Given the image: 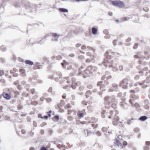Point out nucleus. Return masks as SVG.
<instances>
[{"mask_svg": "<svg viewBox=\"0 0 150 150\" xmlns=\"http://www.w3.org/2000/svg\"><path fill=\"white\" fill-rule=\"evenodd\" d=\"M139 53H137V54L135 55L134 56V57L135 58L137 59L139 58Z\"/></svg>", "mask_w": 150, "mask_h": 150, "instance_id": "nucleus-45", "label": "nucleus"}, {"mask_svg": "<svg viewBox=\"0 0 150 150\" xmlns=\"http://www.w3.org/2000/svg\"><path fill=\"white\" fill-rule=\"evenodd\" d=\"M81 49L82 50H85L87 49L88 50H94L92 47L89 46H86L84 45H82L81 47Z\"/></svg>", "mask_w": 150, "mask_h": 150, "instance_id": "nucleus-13", "label": "nucleus"}, {"mask_svg": "<svg viewBox=\"0 0 150 150\" xmlns=\"http://www.w3.org/2000/svg\"><path fill=\"white\" fill-rule=\"evenodd\" d=\"M130 82V80L127 78L124 79L122 81L120 82V85L122 86L123 88H127V85Z\"/></svg>", "mask_w": 150, "mask_h": 150, "instance_id": "nucleus-8", "label": "nucleus"}, {"mask_svg": "<svg viewBox=\"0 0 150 150\" xmlns=\"http://www.w3.org/2000/svg\"><path fill=\"white\" fill-rule=\"evenodd\" d=\"M117 41V40H114L113 41V44L114 45H116Z\"/></svg>", "mask_w": 150, "mask_h": 150, "instance_id": "nucleus-59", "label": "nucleus"}, {"mask_svg": "<svg viewBox=\"0 0 150 150\" xmlns=\"http://www.w3.org/2000/svg\"><path fill=\"white\" fill-rule=\"evenodd\" d=\"M31 93L32 94L35 93V89L34 88H32L30 90Z\"/></svg>", "mask_w": 150, "mask_h": 150, "instance_id": "nucleus-48", "label": "nucleus"}, {"mask_svg": "<svg viewBox=\"0 0 150 150\" xmlns=\"http://www.w3.org/2000/svg\"><path fill=\"white\" fill-rule=\"evenodd\" d=\"M112 4L115 6L120 8H123L125 6V4L123 2L120 1H111Z\"/></svg>", "mask_w": 150, "mask_h": 150, "instance_id": "nucleus-9", "label": "nucleus"}, {"mask_svg": "<svg viewBox=\"0 0 150 150\" xmlns=\"http://www.w3.org/2000/svg\"><path fill=\"white\" fill-rule=\"evenodd\" d=\"M146 144L147 146H149L150 145V142L149 141H146Z\"/></svg>", "mask_w": 150, "mask_h": 150, "instance_id": "nucleus-61", "label": "nucleus"}, {"mask_svg": "<svg viewBox=\"0 0 150 150\" xmlns=\"http://www.w3.org/2000/svg\"><path fill=\"white\" fill-rule=\"evenodd\" d=\"M61 64L64 68H65L66 66H67L69 65V63L66 61L64 60L63 61V62Z\"/></svg>", "mask_w": 150, "mask_h": 150, "instance_id": "nucleus-21", "label": "nucleus"}, {"mask_svg": "<svg viewBox=\"0 0 150 150\" xmlns=\"http://www.w3.org/2000/svg\"><path fill=\"white\" fill-rule=\"evenodd\" d=\"M29 93H28V92H23L22 94V96H23L24 97H28L29 95Z\"/></svg>", "mask_w": 150, "mask_h": 150, "instance_id": "nucleus-33", "label": "nucleus"}, {"mask_svg": "<svg viewBox=\"0 0 150 150\" xmlns=\"http://www.w3.org/2000/svg\"><path fill=\"white\" fill-rule=\"evenodd\" d=\"M129 19V18H127L126 17H124L121 18V20L123 21H125L128 20Z\"/></svg>", "mask_w": 150, "mask_h": 150, "instance_id": "nucleus-38", "label": "nucleus"}, {"mask_svg": "<svg viewBox=\"0 0 150 150\" xmlns=\"http://www.w3.org/2000/svg\"><path fill=\"white\" fill-rule=\"evenodd\" d=\"M92 105H89L87 107V109L88 110H90L92 109Z\"/></svg>", "mask_w": 150, "mask_h": 150, "instance_id": "nucleus-53", "label": "nucleus"}, {"mask_svg": "<svg viewBox=\"0 0 150 150\" xmlns=\"http://www.w3.org/2000/svg\"><path fill=\"white\" fill-rule=\"evenodd\" d=\"M14 97L16 98L20 95V93L17 91H14Z\"/></svg>", "mask_w": 150, "mask_h": 150, "instance_id": "nucleus-27", "label": "nucleus"}, {"mask_svg": "<svg viewBox=\"0 0 150 150\" xmlns=\"http://www.w3.org/2000/svg\"><path fill=\"white\" fill-rule=\"evenodd\" d=\"M112 86L114 88H117L118 87V86L116 83H113L112 84Z\"/></svg>", "mask_w": 150, "mask_h": 150, "instance_id": "nucleus-58", "label": "nucleus"}, {"mask_svg": "<svg viewBox=\"0 0 150 150\" xmlns=\"http://www.w3.org/2000/svg\"><path fill=\"white\" fill-rule=\"evenodd\" d=\"M109 128V127H104L102 129V131L104 132L109 133L110 132V130Z\"/></svg>", "mask_w": 150, "mask_h": 150, "instance_id": "nucleus-19", "label": "nucleus"}, {"mask_svg": "<svg viewBox=\"0 0 150 150\" xmlns=\"http://www.w3.org/2000/svg\"><path fill=\"white\" fill-rule=\"evenodd\" d=\"M19 71L20 73V74L22 76H25L26 75L25 71V69H20Z\"/></svg>", "mask_w": 150, "mask_h": 150, "instance_id": "nucleus-20", "label": "nucleus"}, {"mask_svg": "<svg viewBox=\"0 0 150 150\" xmlns=\"http://www.w3.org/2000/svg\"><path fill=\"white\" fill-rule=\"evenodd\" d=\"M96 134L98 136H100L101 135V133L99 131H97L96 132Z\"/></svg>", "mask_w": 150, "mask_h": 150, "instance_id": "nucleus-56", "label": "nucleus"}, {"mask_svg": "<svg viewBox=\"0 0 150 150\" xmlns=\"http://www.w3.org/2000/svg\"><path fill=\"white\" fill-rule=\"evenodd\" d=\"M51 36L52 37V41H57L58 38L59 36V35H57L56 33H54L52 34V35H51Z\"/></svg>", "mask_w": 150, "mask_h": 150, "instance_id": "nucleus-12", "label": "nucleus"}, {"mask_svg": "<svg viewBox=\"0 0 150 150\" xmlns=\"http://www.w3.org/2000/svg\"><path fill=\"white\" fill-rule=\"evenodd\" d=\"M123 140L122 136L120 135H118L117 138L114 139V144L115 146H122L123 145L127 146V143L125 141H124L122 144L121 143L122 141Z\"/></svg>", "mask_w": 150, "mask_h": 150, "instance_id": "nucleus-5", "label": "nucleus"}, {"mask_svg": "<svg viewBox=\"0 0 150 150\" xmlns=\"http://www.w3.org/2000/svg\"><path fill=\"white\" fill-rule=\"evenodd\" d=\"M86 114V113L84 109L81 110H79L77 112V115L80 119L83 117Z\"/></svg>", "mask_w": 150, "mask_h": 150, "instance_id": "nucleus-10", "label": "nucleus"}, {"mask_svg": "<svg viewBox=\"0 0 150 150\" xmlns=\"http://www.w3.org/2000/svg\"><path fill=\"white\" fill-rule=\"evenodd\" d=\"M72 113H73V115H76V112L75 110L71 109H69L67 110V114L68 115H69L71 114Z\"/></svg>", "mask_w": 150, "mask_h": 150, "instance_id": "nucleus-14", "label": "nucleus"}, {"mask_svg": "<svg viewBox=\"0 0 150 150\" xmlns=\"http://www.w3.org/2000/svg\"><path fill=\"white\" fill-rule=\"evenodd\" d=\"M3 96L4 98L7 100H9L11 98V95L6 92L3 93Z\"/></svg>", "mask_w": 150, "mask_h": 150, "instance_id": "nucleus-16", "label": "nucleus"}, {"mask_svg": "<svg viewBox=\"0 0 150 150\" xmlns=\"http://www.w3.org/2000/svg\"><path fill=\"white\" fill-rule=\"evenodd\" d=\"M30 86H28L26 88V91L29 94L30 93Z\"/></svg>", "mask_w": 150, "mask_h": 150, "instance_id": "nucleus-43", "label": "nucleus"}, {"mask_svg": "<svg viewBox=\"0 0 150 150\" xmlns=\"http://www.w3.org/2000/svg\"><path fill=\"white\" fill-rule=\"evenodd\" d=\"M64 103L63 102H61L60 103L57 104V106L59 108H60L64 105Z\"/></svg>", "mask_w": 150, "mask_h": 150, "instance_id": "nucleus-35", "label": "nucleus"}, {"mask_svg": "<svg viewBox=\"0 0 150 150\" xmlns=\"http://www.w3.org/2000/svg\"><path fill=\"white\" fill-rule=\"evenodd\" d=\"M92 94V92L90 90H88L87 91L86 93V98H88L89 97H90V99L91 100H92L93 98H91L90 96Z\"/></svg>", "mask_w": 150, "mask_h": 150, "instance_id": "nucleus-15", "label": "nucleus"}, {"mask_svg": "<svg viewBox=\"0 0 150 150\" xmlns=\"http://www.w3.org/2000/svg\"><path fill=\"white\" fill-rule=\"evenodd\" d=\"M127 104L124 102H122L120 103L121 107L123 108H125L127 106Z\"/></svg>", "mask_w": 150, "mask_h": 150, "instance_id": "nucleus-22", "label": "nucleus"}, {"mask_svg": "<svg viewBox=\"0 0 150 150\" xmlns=\"http://www.w3.org/2000/svg\"><path fill=\"white\" fill-rule=\"evenodd\" d=\"M59 119V117L58 115H56L52 118V120L55 122L57 121Z\"/></svg>", "mask_w": 150, "mask_h": 150, "instance_id": "nucleus-26", "label": "nucleus"}, {"mask_svg": "<svg viewBox=\"0 0 150 150\" xmlns=\"http://www.w3.org/2000/svg\"><path fill=\"white\" fill-rule=\"evenodd\" d=\"M40 150H47V149L46 147H42L41 148Z\"/></svg>", "mask_w": 150, "mask_h": 150, "instance_id": "nucleus-64", "label": "nucleus"}, {"mask_svg": "<svg viewBox=\"0 0 150 150\" xmlns=\"http://www.w3.org/2000/svg\"><path fill=\"white\" fill-rule=\"evenodd\" d=\"M95 70V67L92 66H88L83 73V76L84 78L88 77Z\"/></svg>", "mask_w": 150, "mask_h": 150, "instance_id": "nucleus-6", "label": "nucleus"}, {"mask_svg": "<svg viewBox=\"0 0 150 150\" xmlns=\"http://www.w3.org/2000/svg\"><path fill=\"white\" fill-rule=\"evenodd\" d=\"M134 120L135 119H134L133 118H132L131 119L129 120H127V123L128 125H130L132 122L131 121L132 120Z\"/></svg>", "mask_w": 150, "mask_h": 150, "instance_id": "nucleus-40", "label": "nucleus"}, {"mask_svg": "<svg viewBox=\"0 0 150 150\" xmlns=\"http://www.w3.org/2000/svg\"><path fill=\"white\" fill-rule=\"evenodd\" d=\"M62 57L60 55H58L57 56L56 58L58 60H60L62 59Z\"/></svg>", "mask_w": 150, "mask_h": 150, "instance_id": "nucleus-52", "label": "nucleus"}, {"mask_svg": "<svg viewBox=\"0 0 150 150\" xmlns=\"http://www.w3.org/2000/svg\"><path fill=\"white\" fill-rule=\"evenodd\" d=\"M104 33L106 35H108L109 34V32L107 30H105L103 31Z\"/></svg>", "mask_w": 150, "mask_h": 150, "instance_id": "nucleus-49", "label": "nucleus"}, {"mask_svg": "<svg viewBox=\"0 0 150 150\" xmlns=\"http://www.w3.org/2000/svg\"><path fill=\"white\" fill-rule=\"evenodd\" d=\"M81 103L83 105H86L87 104L88 102L86 100H83L82 101Z\"/></svg>", "mask_w": 150, "mask_h": 150, "instance_id": "nucleus-44", "label": "nucleus"}, {"mask_svg": "<svg viewBox=\"0 0 150 150\" xmlns=\"http://www.w3.org/2000/svg\"><path fill=\"white\" fill-rule=\"evenodd\" d=\"M17 71V69L15 68H13L12 70H11L10 72L11 73H14Z\"/></svg>", "mask_w": 150, "mask_h": 150, "instance_id": "nucleus-55", "label": "nucleus"}, {"mask_svg": "<svg viewBox=\"0 0 150 150\" xmlns=\"http://www.w3.org/2000/svg\"><path fill=\"white\" fill-rule=\"evenodd\" d=\"M113 119L112 123L115 125H117L119 123H122V122L120 121L118 116L117 115L114 117Z\"/></svg>", "mask_w": 150, "mask_h": 150, "instance_id": "nucleus-11", "label": "nucleus"}, {"mask_svg": "<svg viewBox=\"0 0 150 150\" xmlns=\"http://www.w3.org/2000/svg\"><path fill=\"white\" fill-rule=\"evenodd\" d=\"M86 54L91 58V59L89 58L86 59L85 62L86 63H94L95 62V58L96 57V54L95 53L94 50L93 51L92 53L90 52H87L86 53Z\"/></svg>", "mask_w": 150, "mask_h": 150, "instance_id": "nucleus-7", "label": "nucleus"}, {"mask_svg": "<svg viewBox=\"0 0 150 150\" xmlns=\"http://www.w3.org/2000/svg\"><path fill=\"white\" fill-rule=\"evenodd\" d=\"M118 114V112L116 110H110L109 112L106 113L105 110H103L101 113V115L103 118L106 117L105 114L106 116L109 119H112L117 115Z\"/></svg>", "mask_w": 150, "mask_h": 150, "instance_id": "nucleus-4", "label": "nucleus"}, {"mask_svg": "<svg viewBox=\"0 0 150 150\" xmlns=\"http://www.w3.org/2000/svg\"><path fill=\"white\" fill-rule=\"evenodd\" d=\"M92 31L93 34L94 35L96 34L97 32V30L95 28H92Z\"/></svg>", "mask_w": 150, "mask_h": 150, "instance_id": "nucleus-28", "label": "nucleus"}, {"mask_svg": "<svg viewBox=\"0 0 150 150\" xmlns=\"http://www.w3.org/2000/svg\"><path fill=\"white\" fill-rule=\"evenodd\" d=\"M23 106L21 105V103H20L17 105V108L18 110H21L23 108Z\"/></svg>", "mask_w": 150, "mask_h": 150, "instance_id": "nucleus-34", "label": "nucleus"}, {"mask_svg": "<svg viewBox=\"0 0 150 150\" xmlns=\"http://www.w3.org/2000/svg\"><path fill=\"white\" fill-rule=\"evenodd\" d=\"M81 45V44L80 43H77L76 45V47H79Z\"/></svg>", "mask_w": 150, "mask_h": 150, "instance_id": "nucleus-63", "label": "nucleus"}, {"mask_svg": "<svg viewBox=\"0 0 150 150\" xmlns=\"http://www.w3.org/2000/svg\"><path fill=\"white\" fill-rule=\"evenodd\" d=\"M67 119V120L69 121H72L74 119L73 117L70 115L68 116Z\"/></svg>", "mask_w": 150, "mask_h": 150, "instance_id": "nucleus-37", "label": "nucleus"}, {"mask_svg": "<svg viewBox=\"0 0 150 150\" xmlns=\"http://www.w3.org/2000/svg\"><path fill=\"white\" fill-rule=\"evenodd\" d=\"M78 58L80 60H82L84 58V57L83 55H80L78 56Z\"/></svg>", "mask_w": 150, "mask_h": 150, "instance_id": "nucleus-41", "label": "nucleus"}, {"mask_svg": "<svg viewBox=\"0 0 150 150\" xmlns=\"http://www.w3.org/2000/svg\"><path fill=\"white\" fill-rule=\"evenodd\" d=\"M104 100V103L106 106L110 105L111 103V106L112 108H117L118 102L115 96H106L105 97Z\"/></svg>", "mask_w": 150, "mask_h": 150, "instance_id": "nucleus-2", "label": "nucleus"}, {"mask_svg": "<svg viewBox=\"0 0 150 150\" xmlns=\"http://www.w3.org/2000/svg\"><path fill=\"white\" fill-rule=\"evenodd\" d=\"M4 71L3 70H0V76H2L4 74Z\"/></svg>", "mask_w": 150, "mask_h": 150, "instance_id": "nucleus-57", "label": "nucleus"}, {"mask_svg": "<svg viewBox=\"0 0 150 150\" xmlns=\"http://www.w3.org/2000/svg\"><path fill=\"white\" fill-rule=\"evenodd\" d=\"M130 98H131L132 100H136L139 98V97L134 94H131L130 96Z\"/></svg>", "mask_w": 150, "mask_h": 150, "instance_id": "nucleus-18", "label": "nucleus"}, {"mask_svg": "<svg viewBox=\"0 0 150 150\" xmlns=\"http://www.w3.org/2000/svg\"><path fill=\"white\" fill-rule=\"evenodd\" d=\"M132 106H135L136 108H137L139 107L140 105L138 103H136L134 104L133 103L132 105Z\"/></svg>", "mask_w": 150, "mask_h": 150, "instance_id": "nucleus-36", "label": "nucleus"}, {"mask_svg": "<svg viewBox=\"0 0 150 150\" xmlns=\"http://www.w3.org/2000/svg\"><path fill=\"white\" fill-rule=\"evenodd\" d=\"M72 106L70 103H68L65 106L64 108L65 109L71 108Z\"/></svg>", "mask_w": 150, "mask_h": 150, "instance_id": "nucleus-32", "label": "nucleus"}, {"mask_svg": "<svg viewBox=\"0 0 150 150\" xmlns=\"http://www.w3.org/2000/svg\"><path fill=\"white\" fill-rule=\"evenodd\" d=\"M46 100L47 102H50L52 100L50 98H47L46 99Z\"/></svg>", "mask_w": 150, "mask_h": 150, "instance_id": "nucleus-50", "label": "nucleus"}, {"mask_svg": "<svg viewBox=\"0 0 150 150\" xmlns=\"http://www.w3.org/2000/svg\"><path fill=\"white\" fill-rule=\"evenodd\" d=\"M138 46V44L137 43H135V44L134 45V46L133 47V48L134 49H136L137 48Z\"/></svg>", "mask_w": 150, "mask_h": 150, "instance_id": "nucleus-54", "label": "nucleus"}, {"mask_svg": "<svg viewBox=\"0 0 150 150\" xmlns=\"http://www.w3.org/2000/svg\"><path fill=\"white\" fill-rule=\"evenodd\" d=\"M66 79L67 80L66 81V82L68 83H71V81L69 79V77H67L66 78Z\"/></svg>", "mask_w": 150, "mask_h": 150, "instance_id": "nucleus-47", "label": "nucleus"}, {"mask_svg": "<svg viewBox=\"0 0 150 150\" xmlns=\"http://www.w3.org/2000/svg\"><path fill=\"white\" fill-rule=\"evenodd\" d=\"M90 126L92 127L94 129L97 128L98 127V125L95 123H91Z\"/></svg>", "mask_w": 150, "mask_h": 150, "instance_id": "nucleus-30", "label": "nucleus"}, {"mask_svg": "<svg viewBox=\"0 0 150 150\" xmlns=\"http://www.w3.org/2000/svg\"><path fill=\"white\" fill-rule=\"evenodd\" d=\"M17 88L19 90H21L22 89V88L21 85H18L17 86Z\"/></svg>", "mask_w": 150, "mask_h": 150, "instance_id": "nucleus-51", "label": "nucleus"}, {"mask_svg": "<svg viewBox=\"0 0 150 150\" xmlns=\"http://www.w3.org/2000/svg\"><path fill=\"white\" fill-rule=\"evenodd\" d=\"M120 54L117 52H113L111 50H109L104 54L105 58L103 62V64L106 67L113 68L115 67V64L111 58L117 59L120 56Z\"/></svg>", "mask_w": 150, "mask_h": 150, "instance_id": "nucleus-1", "label": "nucleus"}, {"mask_svg": "<svg viewBox=\"0 0 150 150\" xmlns=\"http://www.w3.org/2000/svg\"><path fill=\"white\" fill-rule=\"evenodd\" d=\"M87 87L89 89H91L92 88L93 86L91 85H89L87 86Z\"/></svg>", "mask_w": 150, "mask_h": 150, "instance_id": "nucleus-62", "label": "nucleus"}, {"mask_svg": "<svg viewBox=\"0 0 150 150\" xmlns=\"http://www.w3.org/2000/svg\"><path fill=\"white\" fill-rule=\"evenodd\" d=\"M90 122L96 123L97 122V120L95 118L92 117L91 118V120L90 121Z\"/></svg>", "mask_w": 150, "mask_h": 150, "instance_id": "nucleus-31", "label": "nucleus"}, {"mask_svg": "<svg viewBox=\"0 0 150 150\" xmlns=\"http://www.w3.org/2000/svg\"><path fill=\"white\" fill-rule=\"evenodd\" d=\"M147 119V117L146 116H141L139 118V120L142 121H144Z\"/></svg>", "mask_w": 150, "mask_h": 150, "instance_id": "nucleus-24", "label": "nucleus"}, {"mask_svg": "<svg viewBox=\"0 0 150 150\" xmlns=\"http://www.w3.org/2000/svg\"><path fill=\"white\" fill-rule=\"evenodd\" d=\"M131 40V38H128L126 40V41L127 42H129Z\"/></svg>", "mask_w": 150, "mask_h": 150, "instance_id": "nucleus-60", "label": "nucleus"}, {"mask_svg": "<svg viewBox=\"0 0 150 150\" xmlns=\"http://www.w3.org/2000/svg\"><path fill=\"white\" fill-rule=\"evenodd\" d=\"M40 65H39L38 63H36L33 65V69H39L40 68Z\"/></svg>", "mask_w": 150, "mask_h": 150, "instance_id": "nucleus-23", "label": "nucleus"}, {"mask_svg": "<svg viewBox=\"0 0 150 150\" xmlns=\"http://www.w3.org/2000/svg\"><path fill=\"white\" fill-rule=\"evenodd\" d=\"M59 11L62 12H68V10L67 9L64 8H60Z\"/></svg>", "mask_w": 150, "mask_h": 150, "instance_id": "nucleus-29", "label": "nucleus"}, {"mask_svg": "<svg viewBox=\"0 0 150 150\" xmlns=\"http://www.w3.org/2000/svg\"><path fill=\"white\" fill-rule=\"evenodd\" d=\"M111 78V76L110 75H104L102 77V80H104L105 83H103V82L102 81H98L97 84V85L99 86L100 89L101 91H105L106 88V85L109 84V83L108 82L106 81Z\"/></svg>", "mask_w": 150, "mask_h": 150, "instance_id": "nucleus-3", "label": "nucleus"}, {"mask_svg": "<svg viewBox=\"0 0 150 150\" xmlns=\"http://www.w3.org/2000/svg\"><path fill=\"white\" fill-rule=\"evenodd\" d=\"M25 63L26 64L30 65H32L33 64V62L29 60H25Z\"/></svg>", "mask_w": 150, "mask_h": 150, "instance_id": "nucleus-25", "label": "nucleus"}, {"mask_svg": "<svg viewBox=\"0 0 150 150\" xmlns=\"http://www.w3.org/2000/svg\"><path fill=\"white\" fill-rule=\"evenodd\" d=\"M71 83V87L74 89L76 88V86H78L79 85V83L76 82L74 81H72V82Z\"/></svg>", "mask_w": 150, "mask_h": 150, "instance_id": "nucleus-17", "label": "nucleus"}, {"mask_svg": "<svg viewBox=\"0 0 150 150\" xmlns=\"http://www.w3.org/2000/svg\"><path fill=\"white\" fill-rule=\"evenodd\" d=\"M147 69H148L147 68L145 67L143 69H142L140 70V71H139V73L140 74H142L143 73L144 71H146L147 70Z\"/></svg>", "mask_w": 150, "mask_h": 150, "instance_id": "nucleus-39", "label": "nucleus"}, {"mask_svg": "<svg viewBox=\"0 0 150 150\" xmlns=\"http://www.w3.org/2000/svg\"><path fill=\"white\" fill-rule=\"evenodd\" d=\"M135 100H132L131 99V98H130V99L129 100V103L132 105L135 102Z\"/></svg>", "mask_w": 150, "mask_h": 150, "instance_id": "nucleus-42", "label": "nucleus"}, {"mask_svg": "<svg viewBox=\"0 0 150 150\" xmlns=\"http://www.w3.org/2000/svg\"><path fill=\"white\" fill-rule=\"evenodd\" d=\"M80 123L82 125H84V124H86V122L85 121H82V122H80L79 123H78L76 122V124L77 125H79V124Z\"/></svg>", "mask_w": 150, "mask_h": 150, "instance_id": "nucleus-46", "label": "nucleus"}]
</instances>
